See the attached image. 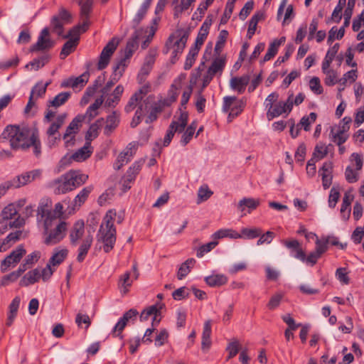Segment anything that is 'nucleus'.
Returning <instances> with one entry per match:
<instances>
[{"label":"nucleus","mask_w":364,"mask_h":364,"mask_svg":"<svg viewBox=\"0 0 364 364\" xmlns=\"http://www.w3.org/2000/svg\"><path fill=\"white\" fill-rule=\"evenodd\" d=\"M87 179L88 175L80 170H70L51 181L50 186L55 194H65L81 186Z\"/></svg>","instance_id":"obj_1"},{"label":"nucleus","mask_w":364,"mask_h":364,"mask_svg":"<svg viewBox=\"0 0 364 364\" xmlns=\"http://www.w3.org/2000/svg\"><path fill=\"white\" fill-rule=\"evenodd\" d=\"M37 223L43 228L45 244L55 245L65 237L68 229L65 221H57L55 218L50 216L46 218H37Z\"/></svg>","instance_id":"obj_2"},{"label":"nucleus","mask_w":364,"mask_h":364,"mask_svg":"<svg viewBox=\"0 0 364 364\" xmlns=\"http://www.w3.org/2000/svg\"><path fill=\"white\" fill-rule=\"evenodd\" d=\"M116 212L109 210L103 218L102 223L97 234V240L103 244V250L108 253L114 246L116 242V228L114 226V220Z\"/></svg>","instance_id":"obj_3"},{"label":"nucleus","mask_w":364,"mask_h":364,"mask_svg":"<svg viewBox=\"0 0 364 364\" xmlns=\"http://www.w3.org/2000/svg\"><path fill=\"white\" fill-rule=\"evenodd\" d=\"M4 139H8L13 149H25L29 147L30 133L28 129L16 125H8L1 134Z\"/></svg>","instance_id":"obj_4"},{"label":"nucleus","mask_w":364,"mask_h":364,"mask_svg":"<svg viewBox=\"0 0 364 364\" xmlns=\"http://www.w3.org/2000/svg\"><path fill=\"white\" fill-rule=\"evenodd\" d=\"M188 33L183 31H177L176 33L171 34L166 43L164 49V53L167 54L170 49H173L171 55V63H175L186 47Z\"/></svg>","instance_id":"obj_5"},{"label":"nucleus","mask_w":364,"mask_h":364,"mask_svg":"<svg viewBox=\"0 0 364 364\" xmlns=\"http://www.w3.org/2000/svg\"><path fill=\"white\" fill-rule=\"evenodd\" d=\"M2 225L10 228H20L25 223L24 219L18 214V210L14 204L6 206L1 213Z\"/></svg>","instance_id":"obj_6"},{"label":"nucleus","mask_w":364,"mask_h":364,"mask_svg":"<svg viewBox=\"0 0 364 364\" xmlns=\"http://www.w3.org/2000/svg\"><path fill=\"white\" fill-rule=\"evenodd\" d=\"M82 33L81 28L75 26L72 28L67 34L62 36L65 39L68 38V40L64 43L60 53L61 59H65L68 55L75 51L80 41V35Z\"/></svg>","instance_id":"obj_7"},{"label":"nucleus","mask_w":364,"mask_h":364,"mask_svg":"<svg viewBox=\"0 0 364 364\" xmlns=\"http://www.w3.org/2000/svg\"><path fill=\"white\" fill-rule=\"evenodd\" d=\"M188 114L186 112H181L177 119H173L168 127L164 139V146H167L171 143L176 132L181 133L187 125Z\"/></svg>","instance_id":"obj_8"},{"label":"nucleus","mask_w":364,"mask_h":364,"mask_svg":"<svg viewBox=\"0 0 364 364\" xmlns=\"http://www.w3.org/2000/svg\"><path fill=\"white\" fill-rule=\"evenodd\" d=\"M84 115H77L69 124L65 133L63 135V139L65 141L66 147L74 145L75 141V135L78 132L81 124L85 121Z\"/></svg>","instance_id":"obj_9"},{"label":"nucleus","mask_w":364,"mask_h":364,"mask_svg":"<svg viewBox=\"0 0 364 364\" xmlns=\"http://www.w3.org/2000/svg\"><path fill=\"white\" fill-rule=\"evenodd\" d=\"M26 250L23 245H18L15 250H14L1 263V270L5 272L10 267H14L26 255Z\"/></svg>","instance_id":"obj_10"},{"label":"nucleus","mask_w":364,"mask_h":364,"mask_svg":"<svg viewBox=\"0 0 364 364\" xmlns=\"http://www.w3.org/2000/svg\"><path fill=\"white\" fill-rule=\"evenodd\" d=\"M138 311L134 309H131L125 312L122 317H121L117 323L114 326L112 331V335L114 337L122 336V333L129 322L134 323L136 319Z\"/></svg>","instance_id":"obj_11"},{"label":"nucleus","mask_w":364,"mask_h":364,"mask_svg":"<svg viewBox=\"0 0 364 364\" xmlns=\"http://www.w3.org/2000/svg\"><path fill=\"white\" fill-rule=\"evenodd\" d=\"M63 206L60 203H58L55 205L53 210H51L48 204L43 202L39 203L37 209V218H46L50 216L55 218L57 221H62L60 217L63 212Z\"/></svg>","instance_id":"obj_12"},{"label":"nucleus","mask_w":364,"mask_h":364,"mask_svg":"<svg viewBox=\"0 0 364 364\" xmlns=\"http://www.w3.org/2000/svg\"><path fill=\"white\" fill-rule=\"evenodd\" d=\"M118 41L116 38L110 40L102 49L99 61L97 63V69L101 70L105 69L109 64L111 56L114 53L118 46Z\"/></svg>","instance_id":"obj_13"},{"label":"nucleus","mask_w":364,"mask_h":364,"mask_svg":"<svg viewBox=\"0 0 364 364\" xmlns=\"http://www.w3.org/2000/svg\"><path fill=\"white\" fill-rule=\"evenodd\" d=\"M143 164V161L134 162L132 166L129 167L124 176L122 178L120 183L124 192L130 189L131 184L135 181L136 176L139 173Z\"/></svg>","instance_id":"obj_14"},{"label":"nucleus","mask_w":364,"mask_h":364,"mask_svg":"<svg viewBox=\"0 0 364 364\" xmlns=\"http://www.w3.org/2000/svg\"><path fill=\"white\" fill-rule=\"evenodd\" d=\"M48 28H44L38 37L37 42L30 48L31 52L48 50L53 47L54 42L50 39Z\"/></svg>","instance_id":"obj_15"},{"label":"nucleus","mask_w":364,"mask_h":364,"mask_svg":"<svg viewBox=\"0 0 364 364\" xmlns=\"http://www.w3.org/2000/svg\"><path fill=\"white\" fill-rule=\"evenodd\" d=\"M42 171L35 169L15 176L13 180L14 188H18L41 177Z\"/></svg>","instance_id":"obj_16"},{"label":"nucleus","mask_w":364,"mask_h":364,"mask_svg":"<svg viewBox=\"0 0 364 364\" xmlns=\"http://www.w3.org/2000/svg\"><path fill=\"white\" fill-rule=\"evenodd\" d=\"M139 34L135 32L132 38L129 39L127 43L126 48L124 51V57L117 63V65L125 69L127 66L129 58L132 56L134 53L137 50L139 47L138 43Z\"/></svg>","instance_id":"obj_17"},{"label":"nucleus","mask_w":364,"mask_h":364,"mask_svg":"<svg viewBox=\"0 0 364 364\" xmlns=\"http://www.w3.org/2000/svg\"><path fill=\"white\" fill-rule=\"evenodd\" d=\"M291 111V102L289 101H279L273 105L270 109L267 110V117L269 120L277 117L282 114H289Z\"/></svg>","instance_id":"obj_18"},{"label":"nucleus","mask_w":364,"mask_h":364,"mask_svg":"<svg viewBox=\"0 0 364 364\" xmlns=\"http://www.w3.org/2000/svg\"><path fill=\"white\" fill-rule=\"evenodd\" d=\"M185 79L183 75H180L178 78L175 79L172 83L168 92L167 97L161 100V103L167 107L170 106L173 102H176L178 96V91L182 87V80Z\"/></svg>","instance_id":"obj_19"},{"label":"nucleus","mask_w":364,"mask_h":364,"mask_svg":"<svg viewBox=\"0 0 364 364\" xmlns=\"http://www.w3.org/2000/svg\"><path fill=\"white\" fill-rule=\"evenodd\" d=\"M90 74L85 72L78 77H71L62 83V87H72L75 90H81L89 80Z\"/></svg>","instance_id":"obj_20"},{"label":"nucleus","mask_w":364,"mask_h":364,"mask_svg":"<svg viewBox=\"0 0 364 364\" xmlns=\"http://www.w3.org/2000/svg\"><path fill=\"white\" fill-rule=\"evenodd\" d=\"M135 151L136 146L134 144H129V146L119 154L114 164V169L119 170L124 165L127 164L134 155Z\"/></svg>","instance_id":"obj_21"},{"label":"nucleus","mask_w":364,"mask_h":364,"mask_svg":"<svg viewBox=\"0 0 364 364\" xmlns=\"http://www.w3.org/2000/svg\"><path fill=\"white\" fill-rule=\"evenodd\" d=\"M85 223L82 220L76 221L69 232V238L72 245H77L78 241L82 238L85 235Z\"/></svg>","instance_id":"obj_22"},{"label":"nucleus","mask_w":364,"mask_h":364,"mask_svg":"<svg viewBox=\"0 0 364 364\" xmlns=\"http://www.w3.org/2000/svg\"><path fill=\"white\" fill-rule=\"evenodd\" d=\"M250 80V77L248 75H245L241 77H233L230 79V87L232 90L242 94L245 91Z\"/></svg>","instance_id":"obj_23"},{"label":"nucleus","mask_w":364,"mask_h":364,"mask_svg":"<svg viewBox=\"0 0 364 364\" xmlns=\"http://www.w3.org/2000/svg\"><path fill=\"white\" fill-rule=\"evenodd\" d=\"M162 304H154L145 309L140 314L141 321H147L150 316H154L152 324L156 322L159 323L160 320H157V316L160 315V310L162 309Z\"/></svg>","instance_id":"obj_24"},{"label":"nucleus","mask_w":364,"mask_h":364,"mask_svg":"<svg viewBox=\"0 0 364 364\" xmlns=\"http://www.w3.org/2000/svg\"><path fill=\"white\" fill-rule=\"evenodd\" d=\"M93 242L92 236L89 234L83 237L82 243L80 244L78 250L77 260L79 262H82L85 260L89 250L90 249Z\"/></svg>","instance_id":"obj_25"},{"label":"nucleus","mask_w":364,"mask_h":364,"mask_svg":"<svg viewBox=\"0 0 364 364\" xmlns=\"http://www.w3.org/2000/svg\"><path fill=\"white\" fill-rule=\"evenodd\" d=\"M66 118V113L58 114L55 120L50 122L49 127L46 131V134L61 135L60 134L59 129L65 124Z\"/></svg>","instance_id":"obj_26"},{"label":"nucleus","mask_w":364,"mask_h":364,"mask_svg":"<svg viewBox=\"0 0 364 364\" xmlns=\"http://www.w3.org/2000/svg\"><path fill=\"white\" fill-rule=\"evenodd\" d=\"M332 163L326 161L323 163L322 167L319 170L322 176V185L324 189H327L330 187L332 183Z\"/></svg>","instance_id":"obj_27"},{"label":"nucleus","mask_w":364,"mask_h":364,"mask_svg":"<svg viewBox=\"0 0 364 364\" xmlns=\"http://www.w3.org/2000/svg\"><path fill=\"white\" fill-rule=\"evenodd\" d=\"M283 244L285 245L287 248L290 250L292 252H294L293 256L302 261L305 262L306 255L304 252L301 250L300 247V244L296 240H284L283 241Z\"/></svg>","instance_id":"obj_28"},{"label":"nucleus","mask_w":364,"mask_h":364,"mask_svg":"<svg viewBox=\"0 0 364 364\" xmlns=\"http://www.w3.org/2000/svg\"><path fill=\"white\" fill-rule=\"evenodd\" d=\"M92 190V186H88L83 188L73 199L72 203V209L73 210L78 209L82 204H84Z\"/></svg>","instance_id":"obj_29"},{"label":"nucleus","mask_w":364,"mask_h":364,"mask_svg":"<svg viewBox=\"0 0 364 364\" xmlns=\"http://www.w3.org/2000/svg\"><path fill=\"white\" fill-rule=\"evenodd\" d=\"M125 69L122 68V67L116 65V66L114 68L113 73L111 76L110 80H109L104 87L101 90V92L102 93V95H105L108 93V92L110 90V89L113 87V85L120 79V77L122 76V74L124 73Z\"/></svg>","instance_id":"obj_30"},{"label":"nucleus","mask_w":364,"mask_h":364,"mask_svg":"<svg viewBox=\"0 0 364 364\" xmlns=\"http://www.w3.org/2000/svg\"><path fill=\"white\" fill-rule=\"evenodd\" d=\"M119 117V114L116 111H114L111 114L107 116L104 129L105 135H109L118 127L120 121Z\"/></svg>","instance_id":"obj_31"},{"label":"nucleus","mask_w":364,"mask_h":364,"mask_svg":"<svg viewBox=\"0 0 364 364\" xmlns=\"http://www.w3.org/2000/svg\"><path fill=\"white\" fill-rule=\"evenodd\" d=\"M92 152V149L91 147V143L90 141H86L82 148L79 149L73 154L72 158L74 161H82L88 159Z\"/></svg>","instance_id":"obj_32"},{"label":"nucleus","mask_w":364,"mask_h":364,"mask_svg":"<svg viewBox=\"0 0 364 364\" xmlns=\"http://www.w3.org/2000/svg\"><path fill=\"white\" fill-rule=\"evenodd\" d=\"M148 87H144L138 92L134 94L129 99L127 105L124 107L126 112H132L137 105L138 102L142 99V95L146 94Z\"/></svg>","instance_id":"obj_33"},{"label":"nucleus","mask_w":364,"mask_h":364,"mask_svg":"<svg viewBox=\"0 0 364 364\" xmlns=\"http://www.w3.org/2000/svg\"><path fill=\"white\" fill-rule=\"evenodd\" d=\"M153 0H144L132 20L134 27L138 26L145 17Z\"/></svg>","instance_id":"obj_34"},{"label":"nucleus","mask_w":364,"mask_h":364,"mask_svg":"<svg viewBox=\"0 0 364 364\" xmlns=\"http://www.w3.org/2000/svg\"><path fill=\"white\" fill-rule=\"evenodd\" d=\"M41 278V272L38 269H34L28 272L21 279L20 284L28 287L37 282Z\"/></svg>","instance_id":"obj_35"},{"label":"nucleus","mask_w":364,"mask_h":364,"mask_svg":"<svg viewBox=\"0 0 364 364\" xmlns=\"http://www.w3.org/2000/svg\"><path fill=\"white\" fill-rule=\"evenodd\" d=\"M104 124V119L100 118L95 123L92 124L90 126L89 129L87 130L85 139L86 141H91L94 139L97 138L99 135V130Z\"/></svg>","instance_id":"obj_36"},{"label":"nucleus","mask_w":364,"mask_h":364,"mask_svg":"<svg viewBox=\"0 0 364 364\" xmlns=\"http://www.w3.org/2000/svg\"><path fill=\"white\" fill-rule=\"evenodd\" d=\"M124 92V87L121 85H117L112 94L109 96L105 102V105L109 107H114L120 101L121 96Z\"/></svg>","instance_id":"obj_37"},{"label":"nucleus","mask_w":364,"mask_h":364,"mask_svg":"<svg viewBox=\"0 0 364 364\" xmlns=\"http://www.w3.org/2000/svg\"><path fill=\"white\" fill-rule=\"evenodd\" d=\"M20 302H21L20 297L16 296L12 300L11 303L10 304L9 307V311L8 318H7L6 323V325L7 326H10L12 324V323L17 314L18 309L19 305H20Z\"/></svg>","instance_id":"obj_38"},{"label":"nucleus","mask_w":364,"mask_h":364,"mask_svg":"<svg viewBox=\"0 0 364 364\" xmlns=\"http://www.w3.org/2000/svg\"><path fill=\"white\" fill-rule=\"evenodd\" d=\"M68 250L66 248H63L56 250L53 256L50 258L48 263L53 267L60 264L67 257Z\"/></svg>","instance_id":"obj_39"},{"label":"nucleus","mask_w":364,"mask_h":364,"mask_svg":"<svg viewBox=\"0 0 364 364\" xmlns=\"http://www.w3.org/2000/svg\"><path fill=\"white\" fill-rule=\"evenodd\" d=\"M208 285L212 287H220L228 282V278L224 274H213L205 278Z\"/></svg>","instance_id":"obj_40"},{"label":"nucleus","mask_w":364,"mask_h":364,"mask_svg":"<svg viewBox=\"0 0 364 364\" xmlns=\"http://www.w3.org/2000/svg\"><path fill=\"white\" fill-rule=\"evenodd\" d=\"M196 263V260L193 258L188 259L185 261L179 267L177 272V278L180 280L183 279L185 277H186L191 269L193 267Z\"/></svg>","instance_id":"obj_41"},{"label":"nucleus","mask_w":364,"mask_h":364,"mask_svg":"<svg viewBox=\"0 0 364 364\" xmlns=\"http://www.w3.org/2000/svg\"><path fill=\"white\" fill-rule=\"evenodd\" d=\"M70 93L68 92H60L57 95L53 100H50L48 107H53L58 108L64 105L70 98Z\"/></svg>","instance_id":"obj_42"},{"label":"nucleus","mask_w":364,"mask_h":364,"mask_svg":"<svg viewBox=\"0 0 364 364\" xmlns=\"http://www.w3.org/2000/svg\"><path fill=\"white\" fill-rule=\"evenodd\" d=\"M229 237L230 238H241L242 236L237 232L232 230V229H220L216 231L213 235L212 237L214 240L221 239L223 237Z\"/></svg>","instance_id":"obj_43"},{"label":"nucleus","mask_w":364,"mask_h":364,"mask_svg":"<svg viewBox=\"0 0 364 364\" xmlns=\"http://www.w3.org/2000/svg\"><path fill=\"white\" fill-rule=\"evenodd\" d=\"M194 1V0H181L178 4V0H174L173 2L174 5V16L178 17V16L184 11L187 10Z\"/></svg>","instance_id":"obj_44"},{"label":"nucleus","mask_w":364,"mask_h":364,"mask_svg":"<svg viewBox=\"0 0 364 364\" xmlns=\"http://www.w3.org/2000/svg\"><path fill=\"white\" fill-rule=\"evenodd\" d=\"M263 17V14L260 13H257L252 16L249 21V27L247 30V37L250 39L252 36L255 34V31L257 29V26L259 21Z\"/></svg>","instance_id":"obj_45"},{"label":"nucleus","mask_w":364,"mask_h":364,"mask_svg":"<svg viewBox=\"0 0 364 364\" xmlns=\"http://www.w3.org/2000/svg\"><path fill=\"white\" fill-rule=\"evenodd\" d=\"M331 135L332 136V141L337 144L338 146H341L348 138L347 133L337 130L333 127L331 130Z\"/></svg>","instance_id":"obj_46"},{"label":"nucleus","mask_w":364,"mask_h":364,"mask_svg":"<svg viewBox=\"0 0 364 364\" xmlns=\"http://www.w3.org/2000/svg\"><path fill=\"white\" fill-rule=\"evenodd\" d=\"M316 117L317 114L315 112H311L309 115L304 116L298 124H299L300 128L302 127L308 132L310 130L311 124L316 121Z\"/></svg>","instance_id":"obj_47"},{"label":"nucleus","mask_w":364,"mask_h":364,"mask_svg":"<svg viewBox=\"0 0 364 364\" xmlns=\"http://www.w3.org/2000/svg\"><path fill=\"white\" fill-rule=\"evenodd\" d=\"M353 168V166H348L345 171V177L346 181L350 183H355L359 179V171Z\"/></svg>","instance_id":"obj_48"},{"label":"nucleus","mask_w":364,"mask_h":364,"mask_svg":"<svg viewBox=\"0 0 364 364\" xmlns=\"http://www.w3.org/2000/svg\"><path fill=\"white\" fill-rule=\"evenodd\" d=\"M67 24L65 22H62L60 18L53 16L50 21V26L53 32L56 33L59 36H64L63 26Z\"/></svg>","instance_id":"obj_49"},{"label":"nucleus","mask_w":364,"mask_h":364,"mask_svg":"<svg viewBox=\"0 0 364 364\" xmlns=\"http://www.w3.org/2000/svg\"><path fill=\"white\" fill-rule=\"evenodd\" d=\"M262 232V229L258 228H244L241 230V236L247 239H254L258 237Z\"/></svg>","instance_id":"obj_50"},{"label":"nucleus","mask_w":364,"mask_h":364,"mask_svg":"<svg viewBox=\"0 0 364 364\" xmlns=\"http://www.w3.org/2000/svg\"><path fill=\"white\" fill-rule=\"evenodd\" d=\"M258 205V200L250 198H245L240 200L238 203V208L241 211H243L245 207L248 208L250 210H255Z\"/></svg>","instance_id":"obj_51"},{"label":"nucleus","mask_w":364,"mask_h":364,"mask_svg":"<svg viewBox=\"0 0 364 364\" xmlns=\"http://www.w3.org/2000/svg\"><path fill=\"white\" fill-rule=\"evenodd\" d=\"M211 191L207 185L202 186L198 191V203H200L203 201L207 200L213 195Z\"/></svg>","instance_id":"obj_52"},{"label":"nucleus","mask_w":364,"mask_h":364,"mask_svg":"<svg viewBox=\"0 0 364 364\" xmlns=\"http://www.w3.org/2000/svg\"><path fill=\"white\" fill-rule=\"evenodd\" d=\"M350 201L351 199L350 198V196L346 194L343 198V202L341 207V214L345 220L348 219L350 215Z\"/></svg>","instance_id":"obj_53"},{"label":"nucleus","mask_w":364,"mask_h":364,"mask_svg":"<svg viewBox=\"0 0 364 364\" xmlns=\"http://www.w3.org/2000/svg\"><path fill=\"white\" fill-rule=\"evenodd\" d=\"M225 67V61L222 58H216L213 60L208 71L215 75L218 72H222Z\"/></svg>","instance_id":"obj_54"},{"label":"nucleus","mask_w":364,"mask_h":364,"mask_svg":"<svg viewBox=\"0 0 364 364\" xmlns=\"http://www.w3.org/2000/svg\"><path fill=\"white\" fill-rule=\"evenodd\" d=\"M328 154V147L323 143L316 144L313 156L317 160L323 159Z\"/></svg>","instance_id":"obj_55"},{"label":"nucleus","mask_w":364,"mask_h":364,"mask_svg":"<svg viewBox=\"0 0 364 364\" xmlns=\"http://www.w3.org/2000/svg\"><path fill=\"white\" fill-rule=\"evenodd\" d=\"M357 170H361L363 166V159L360 154L353 153L350 156V165Z\"/></svg>","instance_id":"obj_56"},{"label":"nucleus","mask_w":364,"mask_h":364,"mask_svg":"<svg viewBox=\"0 0 364 364\" xmlns=\"http://www.w3.org/2000/svg\"><path fill=\"white\" fill-rule=\"evenodd\" d=\"M316 243V248L315 251L321 256L324 252H326L328 250V240L324 239L323 237H322L321 239L317 238L315 241Z\"/></svg>","instance_id":"obj_57"},{"label":"nucleus","mask_w":364,"mask_h":364,"mask_svg":"<svg viewBox=\"0 0 364 364\" xmlns=\"http://www.w3.org/2000/svg\"><path fill=\"white\" fill-rule=\"evenodd\" d=\"M218 244V242L215 240L200 246L197 251V257H202L205 253H208L214 249Z\"/></svg>","instance_id":"obj_58"},{"label":"nucleus","mask_w":364,"mask_h":364,"mask_svg":"<svg viewBox=\"0 0 364 364\" xmlns=\"http://www.w3.org/2000/svg\"><path fill=\"white\" fill-rule=\"evenodd\" d=\"M228 36V32L225 30H223L220 32L218 41L215 46V51L219 53L225 46V43Z\"/></svg>","instance_id":"obj_59"},{"label":"nucleus","mask_w":364,"mask_h":364,"mask_svg":"<svg viewBox=\"0 0 364 364\" xmlns=\"http://www.w3.org/2000/svg\"><path fill=\"white\" fill-rule=\"evenodd\" d=\"M346 0H338V4L335 7V9L332 13L331 18H332L333 21H334L336 23L340 22V21L341 19L342 16H341V13L343 10L344 5L346 4Z\"/></svg>","instance_id":"obj_60"},{"label":"nucleus","mask_w":364,"mask_h":364,"mask_svg":"<svg viewBox=\"0 0 364 364\" xmlns=\"http://www.w3.org/2000/svg\"><path fill=\"white\" fill-rule=\"evenodd\" d=\"M46 92V85H43V82H38L32 88L30 95L37 99L43 96Z\"/></svg>","instance_id":"obj_61"},{"label":"nucleus","mask_w":364,"mask_h":364,"mask_svg":"<svg viewBox=\"0 0 364 364\" xmlns=\"http://www.w3.org/2000/svg\"><path fill=\"white\" fill-rule=\"evenodd\" d=\"M62 136L61 135L46 134V144L50 149L55 147L60 142Z\"/></svg>","instance_id":"obj_62"},{"label":"nucleus","mask_w":364,"mask_h":364,"mask_svg":"<svg viewBox=\"0 0 364 364\" xmlns=\"http://www.w3.org/2000/svg\"><path fill=\"white\" fill-rule=\"evenodd\" d=\"M227 351H228V355L227 360L231 359L235 357L239 352L240 350V344L237 341H234L228 344L226 348Z\"/></svg>","instance_id":"obj_63"},{"label":"nucleus","mask_w":364,"mask_h":364,"mask_svg":"<svg viewBox=\"0 0 364 364\" xmlns=\"http://www.w3.org/2000/svg\"><path fill=\"white\" fill-rule=\"evenodd\" d=\"M309 87L311 90L316 95H320L323 92V88L321 85L320 80L317 77H314L310 80Z\"/></svg>","instance_id":"obj_64"}]
</instances>
